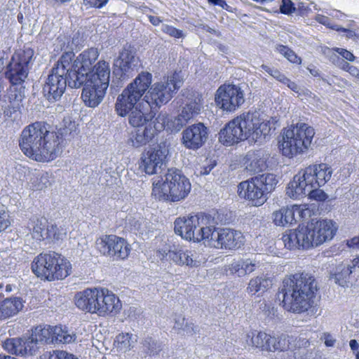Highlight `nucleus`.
Returning a JSON list of instances; mask_svg holds the SVG:
<instances>
[{
	"mask_svg": "<svg viewBox=\"0 0 359 359\" xmlns=\"http://www.w3.org/2000/svg\"><path fill=\"white\" fill-rule=\"evenodd\" d=\"M173 329L179 334L193 336L199 332V327L195 325L191 320L187 319L182 315H175Z\"/></svg>",
	"mask_w": 359,
	"mask_h": 359,
	"instance_id": "4c0bfd02",
	"label": "nucleus"
},
{
	"mask_svg": "<svg viewBox=\"0 0 359 359\" xmlns=\"http://www.w3.org/2000/svg\"><path fill=\"white\" fill-rule=\"evenodd\" d=\"M190 120L182 116V111L175 118L170 119L168 122V127L171 132L177 133Z\"/></svg>",
	"mask_w": 359,
	"mask_h": 359,
	"instance_id": "603ef678",
	"label": "nucleus"
},
{
	"mask_svg": "<svg viewBox=\"0 0 359 359\" xmlns=\"http://www.w3.org/2000/svg\"><path fill=\"white\" fill-rule=\"evenodd\" d=\"M276 50L281 55H283L285 58H287L290 62L295 64L301 63L300 57H299L296 53L287 46L283 45H277Z\"/></svg>",
	"mask_w": 359,
	"mask_h": 359,
	"instance_id": "6e6d98bb",
	"label": "nucleus"
},
{
	"mask_svg": "<svg viewBox=\"0 0 359 359\" xmlns=\"http://www.w3.org/2000/svg\"><path fill=\"white\" fill-rule=\"evenodd\" d=\"M314 129L306 123H297L286 130L279 146L283 156L292 158L306 151L314 137Z\"/></svg>",
	"mask_w": 359,
	"mask_h": 359,
	"instance_id": "0eeeda50",
	"label": "nucleus"
},
{
	"mask_svg": "<svg viewBox=\"0 0 359 359\" xmlns=\"http://www.w3.org/2000/svg\"><path fill=\"white\" fill-rule=\"evenodd\" d=\"M273 217L274 223L278 226L292 224L297 222V218L294 215L292 206L291 208H283L274 212Z\"/></svg>",
	"mask_w": 359,
	"mask_h": 359,
	"instance_id": "37998d69",
	"label": "nucleus"
},
{
	"mask_svg": "<svg viewBox=\"0 0 359 359\" xmlns=\"http://www.w3.org/2000/svg\"><path fill=\"white\" fill-rule=\"evenodd\" d=\"M236 118L229 121L219 133V140L224 145L230 146L243 140V130Z\"/></svg>",
	"mask_w": 359,
	"mask_h": 359,
	"instance_id": "393cba45",
	"label": "nucleus"
},
{
	"mask_svg": "<svg viewBox=\"0 0 359 359\" xmlns=\"http://www.w3.org/2000/svg\"><path fill=\"white\" fill-rule=\"evenodd\" d=\"M53 327L50 325L43 327L39 326L33 330L29 339L32 341L35 342V345L38 346L41 344H53Z\"/></svg>",
	"mask_w": 359,
	"mask_h": 359,
	"instance_id": "a19ab883",
	"label": "nucleus"
},
{
	"mask_svg": "<svg viewBox=\"0 0 359 359\" xmlns=\"http://www.w3.org/2000/svg\"><path fill=\"white\" fill-rule=\"evenodd\" d=\"M282 240L285 246L290 250L310 248L309 239L306 234L304 226L299 225L295 230L286 231L283 235Z\"/></svg>",
	"mask_w": 359,
	"mask_h": 359,
	"instance_id": "4be33fe9",
	"label": "nucleus"
},
{
	"mask_svg": "<svg viewBox=\"0 0 359 359\" xmlns=\"http://www.w3.org/2000/svg\"><path fill=\"white\" fill-rule=\"evenodd\" d=\"M208 2L211 5L218 6L231 13H233L236 10L232 6L228 5L225 0H208Z\"/></svg>",
	"mask_w": 359,
	"mask_h": 359,
	"instance_id": "774afa93",
	"label": "nucleus"
},
{
	"mask_svg": "<svg viewBox=\"0 0 359 359\" xmlns=\"http://www.w3.org/2000/svg\"><path fill=\"white\" fill-rule=\"evenodd\" d=\"M86 81L90 83L102 85V87L108 88L110 79L109 65L104 60H100L94 65L90 73L88 74Z\"/></svg>",
	"mask_w": 359,
	"mask_h": 359,
	"instance_id": "bb28decb",
	"label": "nucleus"
},
{
	"mask_svg": "<svg viewBox=\"0 0 359 359\" xmlns=\"http://www.w3.org/2000/svg\"><path fill=\"white\" fill-rule=\"evenodd\" d=\"M273 337L262 331H251L246 334L245 342L248 346L259 348L262 351L270 350V343Z\"/></svg>",
	"mask_w": 359,
	"mask_h": 359,
	"instance_id": "72a5a7b5",
	"label": "nucleus"
},
{
	"mask_svg": "<svg viewBox=\"0 0 359 359\" xmlns=\"http://www.w3.org/2000/svg\"><path fill=\"white\" fill-rule=\"evenodd\" d=\"M162 342L151 337H147L140 343V353L143 357L147 355H156L163 350Z\"/></svg>",
	"mask_w": 359,
	"mask_h": 359,
	"instance_id": "ea45409f",
	"label": "nucleus"
},
{
	"mask_svg": "<svg viewBox=\"0 0 359 359\" xmlns=\"http://www.w3.org/2000/svg\"><path fill=\"white\" fill-rule=\"evenodd\" d=\"M83 86L81 97L86 105L89 107H97L103 100L107 88L102 87V85L90 83L86 81Z\"/></svg>",
	"mask_w": 359,
	"mask_h": 359,
	"instance_id": "a878e982",
	"label": "nucleus"
},
{
	"mask_svg": "<svg viewBox=\"0 0 359 359\" xmlns=\"http://www.w3.org/2000/svg\"><path fill=\"white\" fill-rule=\"evenodd\" d=\"M261 68L270 74L272 77L278 80V81L284 83L285 81H288L287 78L283 74H282L278 69L273 67H269L266 65H262Z\"/></svg>",
	"mask_w": 359,
	"mask_h": 359,
	"instance_id": "bf43d9fd",
	"label": "nucleus"
},
{
	"mask_svg": "<svg viewBox=\"0 0 359 359\" xmlns=\"http://www.w3.org/2000/svg\"><path fill=\"white\" fill-rule=\"evenodd\" d=\"M65 53H71L72 55L68 66V69L72 76L70 77V83L73 86H82L83 83L87 80L88 74L90 73L93 68L92 67V65L99 57L97 48H90L85 50L74 60V52L67 51Z\"/></svg>",
	"mask_w": 359,
	"mask_h": 359,
	"instance_id": "1a4fd4ad",
	"label": "nucleus"
},
{
	"mask_svg": "<svg viewBox=\"0 0 359 359\" xmlns=\"http://www.w3.org/2000/svg\"><path fill=\"white\" fill-rule=\"evenodd\" d=\"M11 225L9 216L4 210H0V232L6 229Z\"/></svg>",
	"mask_w": 359,
	"mask_h": 359,
	"instance_id": "69168bd1",
	"label": "nucleus"
},
{
	"mask_svg": "<svg viewBox=\"0 0 359 359\" xmlns=\"http://www.w3.org/2000/svg\"><path fill=\"white\" fill-rule=\"evenodd\" d=\"M209 226L210 228H207L203 241H206L208 245L218 248L221 238L220 235L222 233V229L216 228L215 222L214 218L212 217H210Z\"/></svg>",
	"mask_w": 359,
	"mask_h": 359,
	"instance_id": "a18cd8bd",
	"label": "nucleus"
},
{
	"mask_svg": "<svg viewBox=\"0 0 359 359\" xmlns=\"http://www.w3.org/2000/svg\"><path fill=\"white\" fill-rule=\"evenodd\" d=\"M197 216L198 217V224H196L195 228H193L194 238L190 239L194 242L203 241L207 228H210L208 226V225L210 226V215L201 213L197 214Z\"/></svg>",
	"mask_w": 359,
	"mask_h": 359,
	"instance_id": "c03bdc74",
	"label": "nucleus"
},
{
	"mask_svg": "<svg viewBox=\"0 0 359 359\" xmlns=\"http://www.w3.org/2000/svg\"><path fill=\"white\" fill-rule=\"evenodd\" d=\"M205 257L199 251L196 250H187V256L184 265L189 267H198L205 262Z\"/></svg>",
	"mask_w": 359,
	"mask_h": 359,
	"instance_id": "3c124183",
	"label": "nucleus"
},
{
	"mask_svg": "<svg viewBox=\"0 0 359 359\" xmlns=\"http://www.w3.org/2000/svg\"><path fill=\"white\" fill-rule=\"evenodd\" d=\"M237 118L238 124L241 125L240 128L243 130V140L250 139L254 142H258L270 133L269 123L261 121L256 114L248 113L238 116Z\"/></svg>",
	"mask_w": 359,
	"mask_h": 359,
	"instance_id": "ddd939ff",
	"label": "nucleus"
},
{
	"mask_svg": "<svg viewBox=\"0 0 359 359\" xmlns=\"http://www.w3.org/2000/svg\"><path fill=\"white\" fill-rule=\"evenodd\" d=\"M32 236L36 241H41L46 238V229L48 228V223L46 218H33L31 222Z\"/></svg>",
	"mask_w": 359,
	"mask_h": 359,
	"instance_id": "79ce46f5",
	"label": "nucleus"
},
{
	"mask_svg": "<svg viewBox=\"0 0 359 359\" xmlns=\"http://www.w3.org/2000/svg\"><path fill=\"white\" fill-rule=\"evenodd\" d=\"M296 339L292 337L282 334L278 337H273L272 341L270 343V350L269 351H287Z\"/></svg>",
	"mask_w": 359,
	"mask_h": 359,
	"instance_id": "49530a36",
	"label": "nucleus"
},
{
	"mask_svg": "<svg viewBox=\"0 0 359 359\" xmlns=\"http://www.w3.org/2000/svg\"><path fill=\"white\" fill-rule=\"evenodd\" d=\"M33 273L39 278L49 281L62 280L72 272L70 262L63 256L55 252L41 253L32 264Z\"/></svg>",
	"mask_w": 359,
	"mask_h": 359,
	"instance_id": "423d86ee",
	"label": "nucleus"
},
{
	"mask_svg": "<svg viewBox=\"0 0 359 359\" xmlns=\"http://www.w3.org/2000/svg\"><path fill=\"white\" fill-rule=\"evenodd\" d=\"M152 82V74L142 72L129 83L116 99L115 109L121 116H128V123L134 128L147 125L152 117L149 113L150 107L141 101L142 97Z\"/></svg>",
	"mask_w": 359,
	"mask_h": 359,
	"instance_id": "f03ea898",
	"label": "nucleus"
},
{
	"mask_svg": "<svg viewBox=\"0 0 359 359\" xmlns=\"http://www.w3.org/2000/svg\"><path fill=\"white\" fill-rule=\"evenodd\" d=\"M215 100L219 108L234 111L245 102L244 91L239 86L224 84L217 90Z\"/></svg>",
	"mask_w": 359,
	"mask_h": 359,
	"instance_id": "f8f14e48",
	"label": "nucleus"
},
{
	"mask_svg": "<svg viewBox=\"0 0 359 359\" xmlns=\"http://www.w3.org/2000/svg\"><path fill=\"white\" fill-rule=\"evenodd\" d=\"M292 209L294 210V217L297 218V221L299 220H306L311 217L313 214V210L310 209L308 205H292Z\"/></svg>",
	"mask_w": 359,
	"mask_h": 359,
	"instance_id": "864d4df0",
	"label": "nucleus"
},
{
	"mask_svg": "<svg viewBox=\"0 0 359 359\" xmlns=\"http://www.w3.org/2000/svg\"><path fill=\"white\" fill-rule=\"evenodd\" d=\"M65 233L63 232L62 229H59L56 225H48V229H46V238L54 241H59L63 238Z\"/></svg>",
	"mask_w": 359,
	"mask_h": 359,
	"instance_id": "13d9d810",
	"label": "nucleus"
},
{
	"mask_svg": "<svg viewBox=\"0 0 359 359\" xmlns=\"http://www.w3.org/2000/svg\"><path fill=\"white\" fill-rule=\"evenodd\" d=\"M50 184L51 183L49 180L48 175H43L37 179V182L34 187L38 190H42L50 186Z\"/></svg>",
	"mask_w": 359,
	"mask_h": 359,
	"instance_id": "338daca9",
	"label": "nucleus"
},
{
	"mask_svg": "<svg viewBox=\"0 0 359 359\" xmlns=\"http://www.w3.org/2000/svg\"><path fill=\"white\" fill-rule=\"evenodd\" d=\"M310 184L300 181L299 177L293 178L288 184L286 189L287 195L292 198H299L308 195L311 199L318 201H325L327 195L319 187H309Z\"/></svg>",
	"mask_w": 359,
	"mask_h": 359,
	"instance_id": "aec40b11",
	"label": "nucleus"
},
{
	"mask_svg": "<svg viewBox=\"0 0 359 359\" xmlns=\"http://www.w3.org/2000/svg\"><path fill=\"white\" fill-rule=\"evenodd\" d=\"M189 180L176 169H168L167 172L153 182L152 194L159 200L172 202L184 199L190 193Z\"/></svg>",
	"mask_w": 359,
	"mask_h": 359,
	"instance_id": "20e7f679",
	"label": "nucleus"
},
{
	"mask_svg": "<svg viewBox=\"0 0 359 359\" xmlns=\"http://www.w3.org/2000/svg\"><path fill=\"white\" fill-rule=\"evenodd\" d=\"M154 116L152 115L151 118L149 120L147 124H151L152 128L155 129V132L158 134V132L164 129L165 123L168 124V119L167 114L165 113H160L153 119Z\"/></svg>",
	"mask_w": 359,
	"mask_h": 359,
	"instance_id": "5fc2aeb1",
	"label": "nucleus"
},
{
	"mask_svg": "<svg viewBox=\"0 0 359 359\" xmlns=\"http://www.w3.org/2000/svg\"><path fill=\"white\" fill-rule=\"evenodd\" d=\"M156 135L151 124H147L144 128H138L134 133H131L128 143L132 147L138 148L151 142Z\"/></svg>",
	"mask_w": 359,
	"mask_h": 359,
	"instance_id": "2f4dec72",
	"label": "nucleus"
},
{
	"mask_svg": "<svg viewBox=\"0 0 359 359\" xmlns=\"http://www.w3.org/2000/svg\"><path fill=\"white\" fill-rule=\"evenodd\" d=\"M187 256V250L174 248V251L170 252V259L177 264L184 266Z\"/></svg>",
	"mask_w": 359,
	"mask_h": 359,
	"instance_id": "052dcab7",
	"label": "nucleus"
},
{
	"mask_svg": "<svg viewBox=\"0 0 359 359\" xmlns=\"http://www.w3.org/2000/svg\"><path fill=\"white\" fill-rule=\"evenodd\" d=\"M74 136L71 129H60L58 133L48 130L44 122L36 121L26 126L22 131L19 146L29 158L39 162L56 158L67 140Z\"/></svg>",
	"mask_w": 359,
	"mask_h": 359,
	"instance_id": "f257e3e1",
	"label": "nucleus"
},
{
	"mask_svg": "<svg viewBox=\"0 0 359 359\" xmlns=\"http://www.w3.org/2000/svg\"><path fill=\"white\" fill-rule=\"evenodd\" d=\"M182 145L191 150H197L207 141L208 129L202 123L193 124L182 131Z\"/></svg>",
	"mask_w": 359,
	"mask_h": 359,
	"instance_id": "a211bd4d",
	"label": "nucleus"
},
{
	"mask_svg": "<svg viewBox=\"0 0 359 359\" xmlns=\"http://www.w3.org/2000/svg\"><path fill=\"white\" fill-rule=\"evenodd\" d=\"M161 30L163 32L176 39L183 38L185 36L182 30L166 24L162 25Z\"/></svg>",
	"mask_w": 359,
	"mask_h": 359,
	"instance_id": "680f3d73",
	"label": "nucleus"
},
{
	"mask_svg": "<svg viewBox=\"0 0 359 359\" xmlns=\"http://www.w3.org/2000/svg\"><path fill=\"white\" fill-rule=\"evenodd\" d=\"M72 55L63 53L59 60L51 69V71L43 85V94L49 102H55L61 98L67 86L72 88L81 86H73L70 83L72 74L68 69Z\"/></svg>",
	"mask_w": 359,
	"mask_h": 359,
	"instance_id": "39448f33",
	"label": "nucleus"
},
{
	"mask_svg": "<svg viewBox=\"0 0 359 359\" xmlns=\"http://www.w3.org/2000/svg\"><path fill=\"white\" fill-rule=\"evenodd\" d=\"M97 289H86L77 292L74 297L76 306L81 311L94 313L95 311V300L97 298Z\"/></svg>",
	"mask_w": 359,
	"mask_h": 359,
	"instance_id": "7c9ffc66",
	"label": "nucleus"
},
{
	"mask_svg": "<svg viewBox=\"0 0 359 359\" xmlns=\"http://www.w3.org/2000/svg\"><path fill=\"white\" fill-rule=\"evenodd\" d=\"M137 341V335L129 333L119 334L116 338L118 348L123 351H129L133 348Z\"/></svg>",
	"mask_w": 359,
	"mask_h": 359,
	"instance_id": "09e8293b",
	"label": "nucleus"
},
{
	"mask_svg": "<svg viewBox=\"0 0 359 359\" xmlns=\"http://www.w3.org/2000/svg\"><path fill=\"white\" fill-rule=\"evenodd\" d=\"M182 97L184 104L182 109V116L191 119L198 115L203 109L202 95L196 92L186 90L183 92Z\"/></svg>",
	"mask_w": 359,
	"mask_h": 359,
	"instance_id": "b1692460",
	"label": "nucleus"
},
{
	"mask_svg": "<svg viewBox=\"0 0 359 359\" xmlns=\"http://www.w3.org/2000/svg\"><path fill=\"white\" fill-rule=\"evenodd\" d=\"M295 11V7L291 0H282L280 12L285 15H290Z\"/></svg>",
	"mask_w": 359,
	"mask_h": 359,
	"instance_id": "e2e57ef3",
	"label": "nucleus"
},
{
	"mask_svg": "<svg viewBox=\"0 0 359 359\" xmlns=\"http://www.w3.org/2000/svg\"><path fill=\"white\" fill-rule=\"evenodd\" d=\"M168 154L169 149L165 142L149 148L141 155L140 168L148 175L157 173L165 163Z\"/></svg>",
	"mask_w": 359,
	"mask_h": 359,
	"instance_id": "2eb2a0df",
	"label": "nucleus"
},
{
	"mask_svg": "<svg viewBox=\"0 0 359 359\" xmlns=\"http://www.w3.org/2000/svg\"><path fill=\"white\" fill-rule=\"evenodd\" d=\"M332 170L325 163L313 165L306 168L302 172L295 175L293 178L299 177L300 181L310 184L309 187H320L331 178Z\"/></svg>",
	"mask_w": 359,
	"mask_h": 359,
	"instance_id": "dca6fc26",
	"label": "nucleus"
},
{
	"mask_svg": "<svg viewBox=\"0 0 359 359\" xmlns=\"http://www.w3.org/2000/svg\"><path fill=\"white\" fill-rule=\"evenodd\" d=\"M238 192L241 198L248 200L253 206H261L267 200L264 189L261 188L255 177L241 182L238 186Z\"/></svg>",
	"mask_w": 359,
	"mask_h": 359,
	"instance_id": "f3484780",
	"label": "nucleus"
},
{
	"mask_svg": "<svg viewBox=\"0 0 359 359\" xmlns=\"http://www.w3.org/2000/svg\"><path fill=\"white\" fill-rule=\"evenodd\" d=\"M114 65L120 69L121 71V76L123 79H125L130 76L132 72L137 69L140 65V60L133 50L124 48L120 53Z\"/></svg>",
	"mask_w": 359,
	"mask_h": 359,
	"instance_id": "5701e85b",
	"label": "nucleus"
},
{
	"mask_svg": "<svg viewBox=\"0 0 359 359\" xmlns=\"http://www.w3.org/2000/svg\"><path fill=\"white\" fill-rule=\"evenodd\" d=\"M4 348L12 354L24 355H33L39 346L29 337L7 339L3 344Z\"/></svg>",
	"mask_w": 359,
	"mask_h": 359,
	"instance_id": "412c9836",
	"label": "nucleus"
},
{
	"mask_svg": "<svg viewBox=\"0 0 359 359\" xmlns=\"http://www.w3.org/2000/svg\"><path fill=\"white\" fill-rule=\"evenodd\" d=\"M67 352L63 351H53L43 354L41 359H65Z\"/></svg>",
	"mask_w": 359,
	"mask_h": 359,
	"instance_id": "0e129e2a",
	"label": "nucleus"
},
{
	"mask_svg": "<svg viewBox=\"0 0 359 359\" xmlns=\"http://www.w3.org/2000/svg\"><path fill=\"white\" fill-rule=\"evenodd\" d=\"M306 350L300 347V341H298L292 344L290 348L287 352V359H304Z\"/></svg>",
	"mask_w": 359,
	"mask_h": 359,
	"instance_id": "4d7b16f0",
	"label": "nucleus"
},
{
	"mask_svg": "<svg viewBox=\"0 0 359 359\" xmlns=\"http://www.w3.org/2000/svg\"><path fill=\"white\" fill-rule=\"evenodd\" d=\"M24 98V90L22 88L13 87L11 88L8 95L9 104L5 107L4 112L5 116L11 117L13 113L16 112L20 108L21 102Z\"/></svg>",
	"mask_w": 359,
	"mask_h": 359,
	"instance_id": "e433bc0d",
	"label": "nucleus"
},
{
	"mask_svg": "<svg viewBox=\"0 0 359 359\" xmlns=\"http://www.w3.org/2000/svg\"><path fill=\"white\" fill-rule=\"evenodd\" d=\"M182 83L180 74L175 72L153 85L151 83L142 100L147 103V107L151 108L154 107H160L171 100L174 94L181 87Z\"/></svg>",
	"mask_w": 359,
	"mask_h": 359,
	"instance_id": "6e6552de",
	"label": "nucleus"
},
{
	"mask_svg": "<svg viewBox=\"0 0 359 359\" xmlns=\"http://www.w3.org/2000/svg\"><path fill=\"white\" fill-rule=\"evenodd\" d=\"M23 302L20 297L6 298L0 302V320L16 315L23 308Z\"/></svg>",
	"mask_w": 359,
	"mask_h": 359,
	"instance_id": "c9c22d12",
	"label": "nucleus"
},
{
	"mask_svg": "<svg viewBox=\"0 0 359 359\" xmlns=\"http://www.w3.org/2000/svg\"><path fill=\"white\" fill-rule=\"evenodd\" d=\"M96 248L104 255L114 259H124L130 252V245L123 238L106 235L96 241Z\"/></svg>",
	"mask_w": 359,
	"mask_h": 359,
	"instance_id": "4468645a",
	"label": "nucleus"
},
{
	"mask_svg": "<svg viewBox=\"0 0 359 359\" xmlns=\"http://www.w3.org/2000/svg\"><path fill=\"white\" fill-rule=\"evenodd\" d=\"M53 343L69 344L76 340V334L69 333L66 329H63L61 326L53 327Z\"/></svg>",
	"mask_w": 359,
	"mask_h": 359,
	"instance_id": "de8ad7c7",
	"label": "nucleus"
},
{
	"mask_svg": "<svg viewBox=\"0 0 359 359\" xmlns=\"http://www.w3.org/2000/svg\"><path fill=\"white\" fill-rule=\"evenodd\" d=\"M220 241L217 249L235 250L244 245L243 233L231 229H222Z\"/></svg>",
	"mask_w": 359,
	"mask_h": 359,
	"instance_id": "c85d7f7f",
	"label": "nucleus"
},
{
	"mask_svg": "<svg viewBox=\"0 0 359 359\" xmlns=\"http://www.w3.org/2000/svg\"><path fill=\"white\" fill-rule=\"evenodd\" d=\"M102 304L100 311L104 316L109 313H118L121 307L122 304L118 299L112 292L109 291L106 288H101V297Z\"/></svg>",
	"mask_w": 359,
	"mask_h": 359,
	"instance_id": "473e14b6",
	"label": "nucleus"
},
{
	"mask_svg": "<svg viewBox=\"0 0 359 359\" xmlns=\"http://www.w3.org/2000/svg\"><path fill=\"white\" fill-rule=\"evenodd\" d=\"M259 183L261 188L268 194L271 192L277 184L276 175L272 173H266L255 177Z\"/></svg>",
	"mask_w": 359,
	"mask_h": 359,
	"instance_id": "8fccbe9b",
	"label": "nucleus"
},
{
	"mask_svg": "<svg viewBox=\"0 0 359 359\" xmlns=\"http://www.w3.org/2000/svg\"><path fill=\"white\" fill-rule=\"evenodd\" d=\"M338 226L330 219L311 221L304 226L306 234L309 239L310 248L317 247L325 242L331 241L334 236Z\"/></svg>",
	"mask_w": 359,
	"mask_h": 359,
	"instance_id": "9b49d317",
	"label": "nucleus"
},
{
	"mask_svg": "<svg viewBox=\"0 0 359 359\" xmlns=\"http://www.w3.org/2000/svg\"><path fill=\"white\" fill-rule=\"evenodd\" d=\"M355 275L359 276V258L349 263L342 262L330 271V278L341 287H348Z\"/></svg>",
	"mask_w": 359,
	"mask_h": 359,
	"instance_id": "6ab92c4d",
	"label": "nucleus"
},
{
	"mask_svg": "<svg viewBox=\"0 0 359 359\" xmlns=\"http://www.w3.org/2000/svg\"><path fill=\"white\" fill-rule=\"evenodd\" d=\"M34 56V50L24 48L17 51L7 67L6 78L13 86L21 84L27 77Z\"/></svg>",
	"mask_w": 359,
	"mask_h": 359,
	"instance_id": "9d476101",
	"label": "nucleus"
},
{
	"mask_svg": "<svg viewBox=\"0 0 359 359\" xmlns=\"http://www.w3.org/2000/svg\"><path fill=\"white\" fill-rule=\"evenodd\" d=\"M272 280L264 275L252 278L246 288V292L251 295L256 293L262 294L272 286Z\"/></svg>",
	"mask_w": 359,
	"mask_h": 359,
	"instance_id": "58836bf2",
	"label": "nucleus"
},
{
	"mask_svg": "<svg viewBox=\"0 0 359 359\" xmlns=\"http://www.w3.org/2000/svg\"><path fill=\"white\" fill-rule=\"evenodd\" d=\"M259 266V262L255 260L239 259L233 260L228 267L231 274H237L238 276L243 277L255 271Z\"/></svg>",
	"mask_w": 359,
	"mask_h": 359,
	"instance_id": "f704fd0d",
	"label": "nucleus"
},
{
	"mask_svg": "<svg viewBox=\"0 0 359 359\" xmlns=\"http://www.w3.org/2000/svg\"><path fill=\"white\" fill-rule=\"evenodd\" d=\"M198 224L197 215H189L187 217H178L175 219L174 230L176 234L180 236L183 239L190 241L194 238L193 228Z\"/></svg>",
	"mask_w": 359,
	"mask_h": 359,
	"instance_id": "c756f323",
	"label": "nucleus"
},
{
	"mask_svg": "<svg viewBox=\"0 0 359 359\" xmlns=\"http://www.w3.org/2000/svg\"><path fill=\"white\" fill-rule=\"evenodd\" d=\"M317 290L315 278L308 273H297L285 277L280 291L283 306L292 313L305 312L313 306Z\"/></svg>",
	"mask_w": 359,
	"mask_h": 359,
	"instance_id": "7ed1b4c3",
	"label": "nucleus"
},
{
	"mask_svg": "<svg viewBox=\"0 0 359 359\" xmlns=\"http://www.w3.org/2000/svg\"><path fill=\"white\" fill-rule=\"evenodd\" d=\"M245 169L250 175L264 171L267 168L266 158L262 151H250L243 158Z\"/></svg>",
	"mask_w": 359,
	"mask_h": 359,
	"instance_id": "cd10ccee",
	"label": "nucleus"
}]
</instances>
